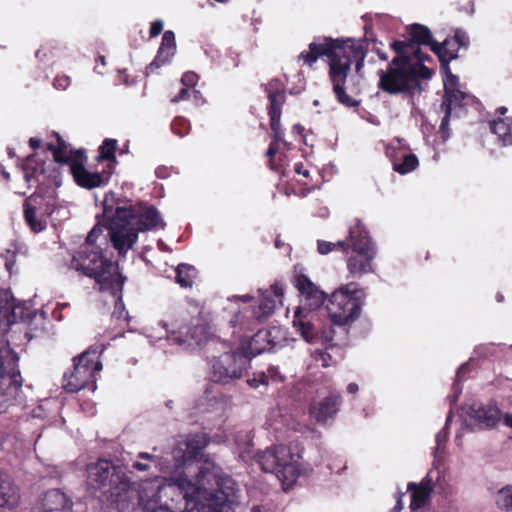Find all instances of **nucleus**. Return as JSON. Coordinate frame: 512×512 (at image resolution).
Listing matches in <instances>:
<instances>
[{
	"label": "nucleus",
	"mask_w": 512,
	"mask_h": 512,
	"mask_svg": "<svg viewBox=\"0 0 512 512\" xmlns=\"http://www.w3.org/2000/svg\"><path fill=\"white\" fill-rule=\"evenodd\" d=\"M171 128L175 134H177L180 137H183L188 133L190 129V124L185 118L177 117L173 120Z\"/></svg>",
	"instance_id": "obj_39"
},
{
	"label": "nucleus",
	"mask_w": 512,
	"mask_h": 512,
	"mask_svg": "<svg viewBox=\"0 0 512 512\" xmlns=\"http://www.w3.org/2000/svg\"><path fill=\"white\" fill-rule=\"evenodd\" d=\"M268 336L267 331H258L253 337L252 340L258 342L259 340H263Z\"/></svg>",
	"instance_id": "obj_54"
},
{
	"label": "nucleus",
	"mask_w": 512,
	"mask_h": 512,
	"mask_svg": "<svg viewBox=\"0 0 512 512\" xmlns=\"http://www.w3.org/2000/svg\"><path fill=\"white\" fill-rule=\"evenodd\" d=\"M498 112L500 114L504 115L507 112V108L506 107H500V108H498Z\"/></svg>",
	"instance_id": "obj_62"
},
{
	"label": "nucleus",
	"mask_w": 512,
	"mask_h": 512,
	"mask_svg": "<svg viewBox=\"0 0 512 512\" xmlns=\"http://www.w3.org/2000/svg\"><path fill=\"white\" fill-rule=\"evenodd\" d=\"M300 458L298 452L285 445H274L256 455L261 469L273 473L285 491L296 483L299 476L307 472Z\"/></svg>",
	"instance_id": "obj_9"
},
{
	"label": "nucleus",
	"mask_w": 512,
	"mask_h": 512,
	"mask_svg": "<svg viewBox=\"0 0 512 512\" xmlns=\"http://www.w3.org/2000/svg\"><path fill=\"white\" fill-rule=\"evenodd\" d=\"M386 154L392 161L393 169L399 174H407L418 166L417 157L409 152L400 139L392 141L386 147Z\"/></svg>",
	"instance_id": "obj_19"
},
{
	"label": "nucleus",
	"mask_w": 512,
	"mask_h": 512,
	"mask_svg": "<svg viewBox=\"0 0 512 512\" xmlns=\"http://www.w3.org/2000/svg\"><path fill=\"white\" fill-rule=\"evenodd\" d=\"M359 387L356 383H350L347 386V391L351 394H355L358 391Z\"/></svg>",
	"instance_id": "obj_58"
},
{
	"label": "nucleus",
	"mask_w": 512,
	"mask_h": 512,
	"mask_svg": "<svg viewBox=\"0 0 512 512\" xmlns=\"http://www.w3.org/2000/svg\"><path fill=\"white\" fill-rule=\"evenodd\" d=\"M436 479L439 478V472L436 471ZM434 472L430 471L426 477L419 483H409L407 489L411 491L410 509L418 511L425 508L430 501L431 493L434 489Z\"/></svg>",
	"instance_id": "obj_21"
},
{
	"label": "nucleus",
	"mask_w": 512,
	"mask_h": 512,
	"mask_svg": "<svg viewBox=\"0 0 512 512\" xmlns=\"http://www.w3.org/2000/svg\"><path fill=\"white\" fill-rule=\"evenodd\" d=\"M1 258L4 260L5 268L7 269L9 274H12L15 266V253L11 250H7L5 254L1 255Z\"/></svg>",
	"instance_id": "obj_42"
},
{
	"label": "nucleus",
	"mask_w": 512,
	"mask_h": 512,
	"mask_svg": "<svg viewBox=\"0 0 512 512\" xmlns=\"http://www.w3.org/2000/svg\"><path fill=\"white\" fill-rule=\"evenodd\" d=\"M414 56L398 54L386 70H379V88L389 94L410 92L419 87V78L429 79L432 69L424 64L422 54Z\"/></svg>",
	"instance_id": "obj_8"
},
{
	"label": "nucleus",
	"mask_w": 512,
	"mask_h": 512,
	"mask_svg": "<svg viewBox=\"0 0 512 512\" xmlns=\"http://www.w3.org/2000/svg\"><path fill=\"white\" fill-rule=\"evenodd\" d=\"M283 296L284 287L280 283H275L261 292L257 308L253 311L246 309L239 311L230 320V325L234 329L233 336L241 338L245 336L241 334L242 331L253 330L256 320L270 316L278 305H282Z\"/></svg>",
	"instance_id": "obj_13"
},
{
	"label": "nucleus",
	"mask_w": 512,
	"mask_h": 512,
	"mask_svg": "<svg viewBox=\"0 0 512 512\" xmlns=\"http://www.w3.org/2000/svg\"><path fill=\"white\" fill-rule=\"evenodd\" d=\"M376 256V249L354 250L347 258V269L351 276L362 277L373 272L372 261Z\"/></svg>",
	"instance_id": "obj_23"
},
{
	"label": "nucleus",
	"mask_w": 512,
	"mask_h": 512,
	"mask_svg": "<svg viewBox=\"0 0 512 512\" xmlns=\"http://www.w3.org/2000/svg\"><path fill=\"white\" fill-rule=\"evenodd\" d=\"M116 148V140L106 139L99 148L97 159L109 163L102 172H91L84 167L82 155L74 153L59 136H57L56 146L49 144V149L53 152L55 161L67 165L68 171L72 174L75 182L87 189L101 187L108 183L113 173Z\"/></svg>",
	"instance_id": "obj_7"
},
{
	"label": "nucleus",
	"mask_w": 512,
	"mask_h": 512,
	"mask_svg": "<svg viewBox=\"0 0 512 512\" xmlns=\"http://www.w3.org/2000/svg\"><path fill=\"white\" fill-rule=\"evenodd\" d=\"M103 232L99 221L86 237V241L79 247L71 260V268L83 275L93 277L101 290H111L114 296L122 290L124 278L118 266L102 256L96 241Z\"/></svg>",
	"instance_id": "obj_5"
},
{
	"label": "nucleus",
	"mask_w": 512,
	"mask_h": 512,
	"mask_svg": "<svg viewBox=\"0 0 512 512\" xmlns=\"http://www.w3.org/2000/svg\"><path fill=\"white\" fill-rule=\"evenodd\" d=\"M366 294L358 284H342L334 290L327 300V314L330 321L337 326L354 322L361 313Z\"/></svg>",
	"instance_id": "obj_10"
},
{
	"label": "nucleus",
	"mask_w": 512,
	"mask_h": 512,
	"mask_svg": "<svg viewBox=\"0 0 512 512\" xmlns=\"http://www.w3.org/2000/svg\"><path fill=\"white\" fill-rule=\"evenodd\" d=\"M176 52V41L174 32L167 30L162 36L161 45L158 49L154 61L149 65L148 70L152 72L154 68H159L174 57Z\"/></svg>",
	"instance_id": "obj_25"
},
{
	"label": "nucleus",
	"mask_w": 512,
	"mask_h": 512,
	"mask_svg": "<svg viewBox=\"0 0 512 512\" xmlns=\"http://www.w3.org/2000/svg\"><path fill=\"white\" fill-rule=\"evenodd\" d=\"M23 169H24V177L28 183H31L33 181L40 183L42 181L41 177H43V174H44L43 165L36 167L35 161L33 158H28L25 161Z\"/></svg>",
	"instance_id": "obj_35"
},
{
	"label": "nucleus",
	"mask_w": 512,
	"mask_h": 512,
	"mask_svg": "<svg viewBox=\"0 0 512 512\" xmlns=\"http://www.w3.org/2000/svg\"><path fill=\"white\" fill-rule=\"evenodd\" d=\"M469 419L464 420V426L474 429L476 426L494 427L502 418L500 409L495 405H473L467 412Z\"/></svg>",
	"instance_id": "obj_20"
},
{
	"label": "nucleus",
	"mask_w": 512,
	"mask_h": 512,
	"mask_svg": "<svg viewBox=\"0 0 512 512\" xmlns=\"http://www.w3.org/2000/svg\"><path fill=\"white\" fill-rule=\"evenodd\" d=\"M252 299L251 296L249 295H244V296H233L232 298H230L231 301L235 302V303H238V302H242V303H247L248 301H250Z\"/></svg>",
	"instance_id": "obj_52"
},
{
	"label": "nucleus",
	"mask_w": 512,
	"mask_h": 512,
	"mask_svg": "<svg viewBox=\"0 0 512 512\" xmlns=\"http://www.w3.org/2000/svg\"><path fill=\"white\" fill-rule=\"evenodd\" d=\"M3 176L8 180L10 178V175L9 173L7 172H3Z\"/></svg>",
	"instance_id": "obj_64"
},
{
	"label": "nucleus",
	"mask_w": 512,
	"mask_h": 512,
	"mask_svg": "<svg viewBox=\"0 0 512 512\" xmlns=\"http://www.w3.org/2000/svg\"><path fill=\"white\" fill-rule=\"evenodd\" d=\"M29 144H30L31 148L37 149L40 147L41 140L39 138L32 137L29 140Z\"/></svg>",
	"instance_id": "obj_57"
},
{
	"label": "nucleus",
	"mask_w": 512,
	"mask_h": 512,
	"mask_svg": "<svg viewBox=\"0 0 512 512\" xmlns=\"http://www.w3.org/2000/svg\"><path fill=\"white\" fill-rule=\"evenodd\" d=\"M347 245L344 241L328 242L324 240L317 241V251L321 255H326L336 249H346Z\"/></svg>",
	"instance_id": "obj_37"
},
{
	"label": "nucleus",
	"mask_w": 512,
	"mask_h": 512,
	"mask_svg": "<svg viewBox=\"0 0 512 512\" xmlns=\"http://www.w3.org/2000/svg\"><path fill=\"white\" fill-rule=\"evenodd\" d=\"M497 300H498V302H501L503 300V296L501 294H498L497 295Z\"/></svg>",
	"instance_id": "obj_63"
},
{
	"label": "nucleus",
	"mask_w": 512,
	"mask_h": 512,
	"mask_svg": "<svg viewBox=\"0 0 512 512\" xmlns=\"http://www.w3.org/2000/svg\"><path fill=\"white\" fill-rule=\"evenodd\" d=\"M20 502L18 487L8 475L0 473V508L15 509Z\"/></svg>",
	"instance_id": "obj_26"
},
{
	"label": "nucleus",
	"mask_w": 512,
	"mask_h": 512,
	"mask_svg": "<svg viewBox=\"0 0 512 512\" xmlns=\"http://www.w3.org/2000/svg\"><path fill=\"white\" fill-rule=\"evenodd\" d=\"M46 319L26 305L16 303L10 291H0V326L8 327L0 335V413L18 397L22 387L18 354L12 349L44 335Z\"/></svg>",
	"instance_id": "obj_2"
},
{
	"label": "nucleus",
	"mask_w": 512,
	"mask_h": 512,
	"mask_svg": "<svg viewBox=\"0 0 512 512\" xmlns=\"http://www.w3.org/2000/svg\"><path fill=\"white\" fill-rule=\"evenodd\" d=\"M251 512H266V510L261 506H254Z\"/></svg>",
	"instance_id": "obj_60"
},
{
	"label": "nucleus",
	"mask_w": 512,
	"mask_h": 512,
	"mask_svg": "<svg viewBox=\"0 0 512 512\" xmlns=\"http://www.w3.org/2000/svg\"><path fill=\"white\" fill-rule=\"evenodd\" d=\"M181 82L185 87L181 89L178 96L172 99V102H178L193 95L196 103H198V100L201 98L200 92L194 89H189V87H194L198 82V75L192 71L185 72L181 78Z\"/></svg>",
	"instance_id": "obj_29"
},
{
	"label": "nucleus",
	"mask_w": 512,
	"mask_h": 512,
	"mask_svg": "<svg viewBox=\"0 0 512 512\" xmlns=\"http://www.w3.org/2000/svg\"><path fill=\"white\" fill-rule=\"evenodd\" d=\"M445 76L443 79L445 97L443 106L445 107V116L442 119L440 130L445 131L449 118L453 112V110L457 108H461L471 102H473V97L460 89L459 78L452 74L448 67H445Z\"/></svg>",
	"instance_id": "obj_15"
},
{
	"label": "nucleus",
	"mask_w": 512,
	"mask_h": 512,
	"mask_svg": "<svg viewBox=\"0 0 512 512\" xmlns=\"http://www.w3.org/2000/svg\"><path fill=\"white\" fill-rule=\"evenodd\" d=\"M237 449L239 453V457L246 461L253 456V444H252V436L248 431H240L237 441Z\"/></svg>",
	"instance_id": "obj_32"
},
{
	"label": "nucleus",
	"mask_w": 512,
	"mask_h": 512,
	"mask_svg": "<svg viewBox=\"0 0 512 512\" xmlns=\"http://www.w3.org/2000/svg\"><path fill=\"white\" fill-rule=\"evenodd\" d=\"M503 422L507 427L512 429V412L503 416Z\"/></svg>",
	"instance_id": "obj_56"
},
{
	"label": "nucleus",
	"mask_w": 512,
	"mask_h": 512,
	"mask_svg": "<svg viewBox=\"0 0 512 512\" xmlns=\"http://www.w3.org/2000/svg\"><path fill=\"white\" fill-rule=\"evenodd\" d=\"M293 170L299 176H303L304 178L310 177V169L307 166H305L303 163H298V162L294 163Z\"/></svg>",
	"instance_id": "obj_45"
},
{
	"label": "nucleus",
	"mask_w": 512,
	"mask_h": 512,
	"mask_svg": "<svg viewBox=\"0 0 512 512\" xmlns=\"http://www.w3.org/2000/svg\"><path fill=\"white\" fill-rule=\"evenodd\" d=\"M248 384L253 388H258L261 385H268V376L265 372H258L248 379Z\"/></svg>",
	"instance_id": "obj_41"
},
{
	"label": "nucleus",
	"mask_w": 512,
	"mask_h": 512,
	"mask_svg": "<svg viewBox=\"0 0 512 512\" xmlns=\"http://www.w3.org/2000/svg\"><path fill=\"white\" fill-rule=\"evenodd\" d=\"M163 26H164V23L162 20L153 21L150 26V31H149L150 36L151 37L158 36L161 33Z\"/></svg>",
	"instance_id": "obj_47"
},
{
	"label": "nucleus",
	"mask_w": 512,
	"mask_h": 512,
	"mask_svg": "<svg viewBox=\"0 0 512 512\" xmlns=\"http://www.w3.org/2000/svg\"><path fill=\"white\" fill-rule=\"evenodd\" d=\"M249 364L250 359L243 353H224L213 359L211 378L214 382L223 383L240 378Z\"/></svg>",
	"instance_id": "obj_14"
},
{
	"label": "nucleus",
	"mask_w": 512,
	"mask_h": 512,
	"mask_svg": "<svg viewBox=\"0 0 512 512\" xmlns=\"http://www.w3.org/2000/svg\"><path fill=\"white\" fill-rule=\"evenodd\" d=\"M123 312H124L123 302L119 298L118 301L115 304V310L113 312V316H117L118 318H120L122 316Z\"/></svg>",
	"instance_id": "obj_50"
},
{
	"label": "nucleus",
	"mask_w": 512,
	"mask_h": 512,
	"mask_svg": "<svg viewBox=\"0 0 512 512\" xmlns=\"http://www.w3.org/2000/svg\"><path fill=\"white\" fill-rule=\"evenodd\" d=\"M207 444L205 433L177 440L173 457L184 470L169 480L156 477L142 484L139 505L145 512H228L229 505L237 500L238 489L213 462L195 460Z\"/></svg>",
	"instance_id": "obj_1"
},
{
	"label": "nucleus",
	"mask_w": 512,
	"mask_h": 512,
	"mask_svg": "<svg viewBox=\"0 0 512 512\" xmlns=\"http://www.w3.org/2000/svg\"><path fill=\"white\" fill-rule=\"evenodd\" d=\"M407 33L409 36L407 41H394L391 44L395 52L404 56H414L415 50H418L424 58V63L431 61L430 56L424 54L419 47V45H425L432 50L436 41L433 39L430 30L426 26L412 24L407 28Z\"/></svg>",
	"instance_id": "obj_16"
},
{
	"label": "nucleus",
	"mask_w": 512,
	"mask_h": 512,
	"mask_svg": "<svg viewBox=\"0 0 512 512\" xmlns=\"http://www.w3.org/2000/svg\"><path fill=\"white\" fill-rule=\"evenodd\" d=\"M138 457L141 459H147V460H150L153 462L155 461V457L153 455L145 453V452L139 453Z\"/></svg>",
	"instance_id": "obj_59"
},
{
	"label": "nucleus",
	"mask_w": 512,
	"mask_h": 512,
	"mask_svg": "<svg viewBox=\"0 0 512 512\" xmlns=\"http://www.w3.org/2000/svg\"><path fill=\"white\" fill-rule=\"evenodd\" d=\"M35 199L29 198L25 201L24 204V217L26 223L31 228V230L35 233L41 232L46 227V222L41 217L37 216L36 209L33 205Z\"/></svg>",
	"instance_id": "obj_31"
},
{
	"label": "nucleus",
	"mask_w": 512,
	"mask_h": 512,
	"mask_svg": "<svg viewBox=\"0 0 512 512\" xmlns=\"http://www.w3.org/2000/svg\"><path fill=\"white\" fill-rule=\"evenodd\" d=\"M447 437H448V432L446 430V427L443 428L441 431H439L436 434V439H435L436 443H437L436 452L440 451L442 444L445 443V441L447 440Z\"/></svg>",
	"instance_id": "obj_48"
},
{
	"label": "nucleus",
	"mask_w": 512,
	"mask_h": 512,
	"mask_svg": "<svg viewBox=\"0 0 512 512\" xmlns=\"http://www.w3.org/2000/svg\"><path fill=\"white\" fill-rule=\"evenodd\" d=\"M237 449L239 453V457L246 461L253 456V444H252V436L248 431H240L237 441Z\"/></svg>",
	"instance_id": "obj_33"
},
{
	"label": "nucleus",
	"mask_w": 512,
	"mask_h": 512,
	"mask_svg": "<svg viewBox=\"0 0 512 512\" xmlns=\"http://www.w3.org/2000/svg\"><path fill=\"white\" fill-rule=\"evenodd\" d=\"M451 40H457V44L459 45V48L461 46H466L468 44V37L464 32L457 31L455 33V36L451 38Z\"/></svg>",
	"instance_id": "obj_49"
},
{
	"label": "nucleus",
	"mask_w": 512,
	"mask_h": 512,
	"mask_svg": "<svg viewBox=\"0 0 512 512\" xmlns=\"http://www.w3.org/2000/svg\"><path fill=\"white\" fill-rule=\"evenodd\" d=\"M265 373L268 376V384L270 382H282L284 380V376L277 367L271 366Z\"/></svg>",
	"instance_id": "obj_43"
},
{
	"label": "nucleus",
	"mask_w": 512,
	"mask_h": 512,
	"mask_svg": "<svg viewBox=\"0 0 512 512\" xmlns=\"http://www.w3.org/2000/svg\"><path fill=\"white\" fill-rule=\"evenodd\" d=\"M459 45L457 40L447 38L442 44L435 42L432 51L439 57L441 62H449L457 57Z\"/></svg>",
	"instance_id": "obj_30"
},
{
	"label": "nucleus",
	"mask_w": 512,
	"mask_h": 512,
	"mask_svg": "<svg viewBox=\"0 0 512 512\" xmlns=\"http://www.w3.org/2000/svg\"><path fill=\"white\" fill-rule=\"evenodd\" d=\"M301 130H302V128L299 125H294L293 126V131L295 133H301Z\"/></svg>",
	"instance_id": "obj_61"
},
{
	"label": "nucleus",
	"mask_w": 512,
	"mask_h": 512,
	"mask_svg": "<svg viewBox=\"0 0 512 512\" xmlns=\"http://www.w3.org/2000/svg\"><path fill=\"white\" fill-rule=\"evenodd\" d=\"M348 238L352 251L375 249L366 227L360 220H356L349 228Z\"/></svg>",
	"instance_id": "obj_27"
},
{
	"label": "nucleus",
	"mask_w": 512,
	"mask_h": 512,
	"mask_svg": "<svg viewBox=\"0 0 512 512\" xmlns=\"http://www.w3.org/2000/svg\"><path fill=\"white\" fill-rule=\"evenodd\" d=\"M367 50L366 39L318 37L309 44L308 50L302 51L297 58L303 64L312 66L319 58L326 56L329 64V79L333 84L337 100L347 107H355L359 101L346 93L344 84L351 66L354 65L355 73L351 75L350 81L354 82L355 87L351 91H359L358 86L364 77L363 67Z\"/></svg>",
	"instance_id": "obj_3"
},
{
	"label": "nucleus",
	"mask_w": 512,
	"mask_h": 512,
	"mask_svg": "<svg viewBox=\"0 0 512 512\" xmlns=\"http://www.w3.org/2000/svg\"><path fill=\"white\" fill-rule=\"evenodd\" d=\"M268 98L270 101L269 107V116H270V125L273 131V137L275 142L272 143L267 151V156L271 158L270 165L271 168L285 174V171H281V168L275 164L273 159L274 155L280 149V144L286 145V143L282 140V131L280 129V117H281V107L285 100V94L283 90L276 89V91H268Z\"/></svg>",
	"instance_id": "obj_17"
},
{
	"label": "nucleus",
	"mask_w": 512,
	"mask_h": 512,
	"mask_svg": "<svg viewBox=\"0 0 512 512\" xmlns=\"http://www.w3.org/2000/svg\"><path fill=\"white\" fill-rule=\"evenodd\" d=\"M116 468L107 460H99L87 466V483L94 489H99L113 482Z\"/></svg>",
	"instance_id": "obj_22"
},
{
	"label": "nucleus",
	"mask_w": 512,
	"mask_h": 512,
	"mask_svg": "<svg viewBox=\"0 0 512 512\" xmlns=\"http://www.w3.org/2000/svg\"><path fill=\"white\" fill-rule=\"evenodd\" d=\"M103 351V345H94L73 359L72 370L63 376L62 387L66 392L75 393L88 386L95 391L96 373L102 370L100 355Z\"/></svg>",
	"instance_id": "obj_11"
},
{
	"label": "nucleus",
	"mask_w": 512,
	"mask_h": 512,
	"mask_svg": "<svg viewBox=\"0 0 512 512\" xmlns=\"http://www.w3.org/2000/svg\"><path fill=\"white\" fill-rule=\"evenodd\" d=\"M341 404V396L335 391L322 399L313 400L309 407L310 417L318 424L325 425L330 420L334 419L339 411Z\"/></svg>",
	"instance_id": "obj_18"
},
{
	"label": "nucleus",
	"mask_w": 512,
	"mask_h": 512,
	"mask_svg": "<svg viewBox=\"0 0 512 512\" xmlns=\"http://www.w3.org/2000/svg\"><path fill=\"white\" fill-rule=\"evenodd\" d=\"M467 370H468V365L467 364L461 365L458 368V370H457L456 380H455V382L453 384L454 396H453L452 402H456L458 394L461 393V388L459 387V385H460V382L465 379V375L467 373Z\"/></svg>",
	"instance_id": "obj_40"
},
{
	"label": "nucleus",
	"mask_w": 512,
	"mask_h": 512,
	"mask_svg": "<svg viewBox=\"0 0 512 512\" xmlns=\"http://www.w3.org/2000/svg\"><path fill=\"white\" fill-rule=\"evenodd\" d=\"M102 220L110 241L118 254L124 256L138 240L142 231L164 228L165 223L153 206H114L108 197L104 199Z\"/></svg>",
	"instance_id": "obj_4"
},
{
	"label": "nucleus",
	"mask_w": 512,
	"mask_h": 512,
	"mask_svg": "<svg viewBox=\"0 0 512 512\" xmlns=\"http://www.w3.org/2000/svg\"><path fill=\"white\" fill-rule=\"evenodd\" d=\"M491 131L503 145H512V117H503L490 123Z\"/></svg>",
	"instance_id": "obj_28"
},
{
	"label": "nucleus",
	"mask_w": 512,
	"mask_h": 512,
	"mask_svg": "<svg viewBox=\"0 0 512 512\" xmlns=\"http://www.w3.org/2000/svg\"><path fill=\"white\" fill-rule=\"evenodd\" d=\"M146 336L152 344L159 343V347L163 346V341L191 347L202 344L207 339V331L204 326L197 325L191 329L178 321H159L156 326L146 328Z\"/></svg>",
	"instance_id": "obj_12"
},
{
	"label": "nucleus",
	"mask_w": 512,
	"mask_h": 512,
	"mask_svg": "<svg viewBox=\"0 0 512 512\" xmlns=\"http://www.w3.org/2000/svg\"><path fill=\"white\" fill-rule=\"evenodd\" d=\"M133 468L138 471H147L149 469V466L147 464L136 461L133 463Z\"/></svg>",
	"instance_id": "obj_55"
},
{
	"label": "nucleus",
	"mask_w": 512,
	"mask_h": 512,
	"mask_svg": "<svg viewBox=\"0 0 512 512\" xmlns=\"http://www.w3.org/2000/svg\"><path fill=\"white\" fill-rule=\"evenodd\" d=\"M403 497H404V493L398 494L396 505L394 506V508L392 509L391 512H400L403 509V500H402Z\"/></svg>",
	"instance_id": "obj_51"
},
{
	"label": "nucleus",
	"mask_w": 512,
	"mask_h": 512,
	"mask_svg": "<svg viewBox=\"0 0 512 512\" xmlns=\"http://www.w3.org/2000/svg\"><path fill=\"white\" fill-rule=\"evenodd\" d=\"M72 504L64 492L52 489L41 497L37 512H72Z\"/></svg>",
	"instance_id": "obj_24"
},
{
	"label": "nucleus",
	"mask_w": 512,
	"mask_h": 512,
	"mask_svg": "<svg viewBox=\"0 0 512 512\" xmlns=\"http://www.w3.org/2000/svg\"><path fill=\"white\" fill-rule=\"evenodd\" d=\"M53 85L58 90H65L70 85V78L68 76H65V75L57 76L54 79Z\"/></svg>",
	"instance_id": "obj_44"
},
{
	"label": "nucleus",
	"mask_w": 512,
	"mask_h": 512,
	"mask_svg": "<svg viewBox=\"0 0 512 512\" xmlns=\"http://www.w3.org/2000/svg\"><path fill=\"white\" fill-rule=\"evenodd\" d=\"M293 283L301 297V305L294 311L293 327L307 343H321L324 346H329L333 340L334 331L331 328H325L320 332L312 315V310L324 303V292L302 273L295 274Z\"/></svg>",
	"instance_id": "obj_6"
},
{
	"label": "nucleus",
	"mask_w": 512,
	"mask_h": 512,
	"mask_svg": "<svg viewBox=\"0 0 512 512\" xmlns=\"http://www.w3.org/2000/svg\"><path fill=\"white\" fill-rule=\"evenodd\" d=\"M119 83L125 84L127 86L133 85L135 82L134 80L130 81L127 75H124V72L120 71V79Z\"/></svg>",
	"instance_id": "obj_53"
},
{
	"label": "nucleus",
	"mask_w": 512,
	"mask_h": 512,
	"mask_svg": "<svg viewBox=\"0 0 512 512\" xmlns=\"http://www.w3.org/2000/svg\"><path fill=\"white\" fill-rule=\"evenodd\" d=\"M495 501L499 509L512 512V485L502 487L497 492Z\"/></svg>",
	"instance_id": "obj_36"
},
{
	"label": "nucleus",
	"mask_w": 512,
	"mask_h": 512,
	"mask_svg": "<svg viewBox=\"0 0 512 512\" xmlns=\"http://www.w3.org/2000/svg\"><path fill=\"white\" fill-rule=\"evenodd\" d=\"M196 269L188 264H180L176 269V282L181 287H191L196 277Z\"/></svg>",
	"instance_id": "obj_34"
},
{
	"label": "nucleus",
	"mask_w": 512,
	"mask_h": 512,
	"mask_svg": "<svg viewBox=\"0 0 512 512\" xmlns=\"http://www.w3.org/2000/svg\"><path fill=\"white\" fill-rule=\"evenodd\" d=\"M314 358L316 362H321L323 367H328L330 365L329 360L331 359V356L326 352L316 351Z\"/></svg>",
	"instance_id": "obj_46"
},
{
	"label": "nucleus",
	"mask_w": 512,
	"mask_h": 512,
	"mask_svg": "<svg viewBox=\"0 0 512 512\" xmlns=\"http://www.w3.org/2000/svg\"><path fill=\"white\" fill-rule=\"evenodd\" d=\"M207 396L206 398L209 400V402H211L209 404V407H211V411L212 412H215L217 415H221L224 413L225 411V408H226V401L223 397H216V396H213L212 398H210V394L211 392L210 391H207ZM208 412H210V409H207Z\"/></svg>",
	"instance_id": "obj_38"
}]
</instances>
